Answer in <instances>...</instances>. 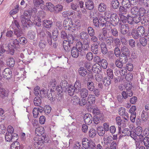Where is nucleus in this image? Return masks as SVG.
<instances>
[{
	"instance_id": "f257e3e1",
	"label": "nucleus",
	"mask_w": 149,
	"mask_h": 149,
	"mask_svg": "<svg viewBox=\"0 0 149 149\" xmlns=\"http://www.w3.org/2000/svg\"><path fill=\"white\" fill-rule=\"evenodd\" d=\"M44 132V128L42 127H38L36 128L35 130V134L37 136H39L38 138L35 137L33 138L34 143L35 145H42L44 143H48L49 140H48L45 136L42 135Z\"/></svg>"
},
{
	"instance_id": "f03ea898",
	"label": "nucleus",
	"mask_w": 149,
	"mask_h": 149,
	"mask_svg": "<svg viewBox=\"0 0 149 149\" xmlns=\"http://www.w3.org/2000/svg\"><path fill=\"white\" fill-rule=\"evenodd\" d=\"M83 52V44L80 41H79L76 43L75 46L73 47L71 51V55L74 58H77L79 56V53L81 56L83 54H82Z\"/></svg>"
},
{
	"instance_id": "7ed1b4c3",
	"label": "nucleus",
	"mask_w": 149,
	"mask_h": 149,
	"mask_svg": "<svg viewBox=\"0 0 149 149\" xmlns=\"http://www.w3.org/2000/svg\"><path fill=\"white\" fill-rule=\"evenodd\" d=\"M16 49V48L14 45L10 43L8 44L7 46L6 45L3 44L0 47V58H2L3 57V53L6 51H8L11 54L13 55L15 52V49Z\"/></svg>"
},
{
	"instance_id": "20e7f679",
	"label": "nucleus",
	"mask_w": 149,
	"mask_h": 149,
	"mask_svg": "<svg viewBox=\"0 0 149 149\" xmlns=\"http://www.w3.org/2000/svg\"><path fill=\"white\" fill-rule=\"evenodd\" d=\"M105 18L103 17H100L99 19L97 17H93V24L94 26L97 28L100 26V24L101 26L103 27L105 25L106 20Z\"/></svg>"
},
{
	"instance_id": "39448f33",
	"label": "nucleus",
	"mask_w": 149,
	"mask_h": 149,
	"mask_svg": "<svg viewBox=\"0 0 149 149\" xmlns=\"http://www.w3.org/2000/svg\"><path fill=\"white\" fill-rule=\"evenodd\" d=\"M63 24L64 27L67 28L68 29L71 30L72 31H75L76 30L74 27H73V22L71 18H68L66 19L63 21Z\"/></svg>"
},
{
	"instance_id": "423d86ee",
	"label": "nucleus",
	"mask_w": 149,
	"mask_h": 149,
	"mask_svg": "<svg viewBox=\"0 0 149 149\" xmlns=\"http://www.w3.org/2000/svg\"><path fill=\"white\" fill-rule=\"evenodd\" d=\"M145 29L143 26H139L137 28L136 33L132 34L134 39H137L141 35L143 36L145 34Z\"/></svg>"
},
{
	"instance_id": "0eeeda50",
	"label": "nucleus",
	"mask_w": 149,
	"mask_h": 149,
	"mask_svg": "<svg viewBox=\"0 0 149 149\" xmlns=\"http://www.w3.org/2000/svg\"><path fill=\"white\" fill-rule=\"evenodd\" d=\"M109 18H110V22L113 26H115L118 24L119 19L118 16L116 13L111 14Z\"/></svg>"
},
{
	"instance_id": "6e6552de",
	"label": "nucleus",
	"mask_w": 149,
	"mask_h": 149,
	"mask_svg": "<svg viewBox=\"0 0 149 149\" xmlns=\"http://www.w3.org/2000/svg\"><path fill=\"white\" fill-rule=\"evenodd\" d=\"M18 135L16 133L10 134L6 133L5 139L7 142H13L18 139Z\"/></svg>"
},
{
	"instance_id": "1a4fd4ad",
	"label": "nucleus",
	"mask_w": 149,
	"mask_h": 149,
	"mask_svg": "<svg viewBox=\"0 0 149 149\" xmlns=\"http://www.w3.org/2000/svg\"><path fill=\"white\" fill-rule=\"evenodd\" d=\"M21 22L22 26L24 28H28L31 27L32 24V22L29 18L24 19V18L20 19Z\"/></svg>"
},
{
	"instance_id": "9d476101",
	"label": "nucleus",
	"mask_w": 149,
	"mask_h": 149,
	"mask_svg": "<svg viewBox=\"0 0 149 149\" xmlns=\"http://www.w3.org/2000/svg\"><path fill=\"white\" fill-rule=\"evenodd\" d=\"M9 93L8 90H6L4 88H0V100L6 99Z\"/></svg>"
},
{
	"instance_id": "9b49d317",
	"label": "nucleus",
	"mask_w": 149,
	"mask_h": 149,
	"mask_svg": "<svg viewBox=\"0 0 149 149\" xmlns=\"http://www.w3.org/2000/svg\"><path fill=\"white\" fill-rule=\"evenodd\" d=\"M3 75L4 78L6 79H10L12 75V72L9 68H6L3 72Z\"/></svg>"
},
{
	"instance_id": "f8f14e48",
	"label": "nucleus",
	"mask_w": 149,
	"mask_h": 149,
	"mask_svg": "<svg viewBox=\"0 0 149 149\" xmlns=\"http://www.w3.org/2000/svg\"><path fill=\"white\" fill-rule=\"evenodd\" d=\"M104 118V116L102 113L95 115L93 117V122L95 124H97L101 121L103 120Z\"/></svg>"
},
{
	"instance_id": "ddd939ff",
	"label": "nucleus",
	"mask_w": 149,
	"mask_h": 149,
	"mask_svg": "<svg viewBox=\"0 0 149 149\" xmlns=\"http://www.w3.org/2000/svg\"><path fill=\"white\" fill-rule=\"evenodd\" d=\"M56 92L54 90L51 89L49 91L47 92V96L48 99L51 101H53L55 100L56 95L55 94Z\"/></svg>"
},
{
	"instance_id": "4468645a",
	"label": "nucleus",
	"mask_w": 149,
	"mask_h": 149,
	"mask_svg": "<svg viewBox=\"0 0 149 149\" xmlns=\"http://www.w3.org/2000/svg\"><path fill=\"white\" fill-rule=\"evenodd\" d=\"M84 122L86 124H90L93 121V117L90 114L87 113L85 114L84 117Z\"/></svg>"
},
{
	"instance_id": "2eb2a0df",
	"label": "nucleus",
	"mask_w": 149,
	"mask_h": 149,
	"mask_svg": "<svg viewBox=\"0 0 149 149\" xmlns=\"http://www.w3.org/2000/svg\"><path fill=\"white\" fill-rule=\"evenodd\" d=\"M73 87L74 89V91L76 92V93H79L82 89L81 83L79 81H76Z\"/></svg>"
},
{
	"instance_id": "dca6fc26",
	"label": "nucleus",
	"mask_w": 149,
	"mask_h": 149,
	"mask_svg": "<svg viewBox=\"0 0 149 149\" xmlns=\"http://www.w3.org/2000/svg\"><path fill=\"white\" fill-rule=\"evenodd\" d=\"M129 29V27L127 24H121L120 27V32L122 34L125 35L126 34Z\"/></svg>"
},
{
	"instance_id": "f3484780",
	"label": "nucleus",
	"mask_w": 149,
	"mask_h": 149,
	"mask_svg": "<svg viewBox=\"0 0 149 149\" xmlns=\"http://www.w3.org/2000/svg\"><path fill=\"white\" fill-rule=\"evenodd\" d=\"M32 10H28L25 11L24 13L23 14L21 15L20 19L24 18V19L29 18L30 19L31 17V13L32 12Z\"/></svg>"
},
{
	"instance_id": "a211bd4d",
	"label": "nucleus",
	"mask_w": 149,
	"mask_h": 149,
	"mask_svg": "<svg viewBox=\"0 0 149 149\" xmlns=\"http://www.w3.org/2000/svg\"><path fill=\"white\" fill-rule=\"evenodd\" d=\"M139 41V42H137V45L139 47H140L141 45L145 46L147 44V39L144 37L140 38Z\"/></svg>"
},
{
	"instance_id": "6ab92c4d",
	"label": "nucleus",
	"mask_w": 149,
	"mask_h": 149,
	"mask_svg": "<svg viewBox=\"0 0 149 149\" xmlns=\"http://www.w3.org/2000/svg\"><path fill=\"white\" fill-rule=\"evenodd\" d=\"M121 54L129 56L130 54V51L127 47L123 46L121 49Z\"/></svg>"
},
{
	"instance_id": "aec40b11",
	"label": "nucleus",
	"mask_w": 149,
	"mask_h": 149,
	"mask_svg": "<svg viewBox=\"0 0 149 149\" xmlns=\"http://www.w3.org/2000/svg\"><path fill=\"white\" fill-rule=\"evenodd\" d=\"M110 5L112 9H116L119 8L120 3L118 0H111Z\"/></svg>"
},
{
	"instance_id": "412c9836",
	"label": "nucleus",
	"mask_w": 149,
	"mask_h": 149,
	"mask_svg": "<svg viewBox=\"0 0 149 149\" xmlns=\"http://www.w3.org/2000/svg\"><path fill=\"white\" fill-rule=\"evenodd\" d=\"M79 37L83 41L87 40L88 41L89 39V36L88 33L84 31H83L80 33Z\"/></svg>"
},
{
	"instance_id": "4be33fe9",
	"label": "nucleus",
	"mask_w": 149,
	"mask_h": 149,
	"mask_svg": "<svg viewBox=\"0 0 149 149\" xmlns=\"http://www.w3.org/2000/svg\"><path fill=\"white\" fill-rule=\"evenodd\" d=\"M42 25L46 28L50 29L52 26L53 22L50 20H44L42 22Z\"/></svg>"
},
{
	"instance_id": "5701e85b",
	"label": "nucleus",
	"mask_w": 149,
	"mask_h": 149,
	"mask_svg": "<svg viewBox=\"0 0 149 149\" xmlns=\"http://www.w3.org/2000/svg\"><path fill=\"white\" fill-rule=\"evenodd\" d=\"M78 73L82 77H84L87 74V72L86 70L84 67H81L78 69Z\"/></svg>"
},
{
	"instance_id": "b1692460",
	"label": "nucleus",
	"mask_w": 149,
	"mask_h": 149,
	"mask_svg": "<svg viewBox=\"0 0 149 149\" xmlns=\"http://www.w3.org/2000/svg\"><path fill=\"white\" fill-rule=\"evenodd\" d=\"M90 140H88L87 138H84L82 139V143L83 148L86 149H89V143Z\"/></svg>"
},
{
	"instance_id": "393cba45",
	"label": "nucleus",
	"mask_w": 149,
	"mask_h": 149,
	"mask_svg": "<svg viewBox=\"0 0 149 149\" xmlns=\"http://www.w3.org/2000/svg\"><path fill=\"white\" fill-rule=\"evenodd\" d=\"M87 85L88 89L91 91H93L95 89L94 83L91 80L88 81Z\"/></svg>"
},
{
	"instance_id": "a878e982",
	"label": "nucleus",
	"mask_w": 149,
	"mask_h": 149,
	"mask_svg": "<svg viewBox=\"0 0 149 149\" xmlns=\"http://www.w3.org/2000/svg\"><path fill=\"white\" fill-rule=\"evenodd\" d=\"M85 6L89 10L93 9L94 7L93 2L91 0H88L86 2Z\"/></svg>"
},
{
	"instance_id": "bb28decb",
	"label": "nucleus",
	"mask_w": 149,
	"mask_h": 149,
	"mask_svg": "<svg viewBox=\"0 0 149 149\" xmlns=\"http://www.w3.org/2000/svg\"><path fill=\"white\" fill-rule=\"evenodd\" d=\"M80 94L81 97L85 98L88 95V91L86 88H82L80 91Z\"/></svg>"
},
{
	"instance_id": "cd10ccee",
	"label": "nucleus",
	"mask_w": 149,
	"mask_h": 149,
	"mask_svg": "<svg viewBox=\"0 0 149 149\" xmlns=\"http://www.w3.org/2000/svg\"><path fill=\"white\" fill-rule=\"evenodd\" d=\"M19 22V21L17 20H13L11 25V26L13 29L16 28H17L18 29H21Z\"/></svg>"
},
{
	"instance_id": "c85d7f7f",
	"label": "nucleus",
	"mask_w": 149,
	"mask_h": 149,
	"mask_svg": "<svg viewBox=\"0 0 149 149\" xmlns=\"http://www.w3.org/2000/svg\"><path fill=\"white\" fill-rule=\"evenodd\" d=\"M95 95H89L87 98V101L90 104H93L95 102Z\"/></svg>"
},
{
	"instance_id": "c756f323",
	"label": "nucleus",
	"mask_w": 149,
	"mask_h": 149,
	"mask_svg": "<svg viewBox=\"0 0 149 149\" xmlns=\"http://www.w3.org/2000/svg\"><path fill=\"white\" fill-rule=\"evenodd\" d=\"M107 9L106 5L104 3H101L98 5V9L99 11L101 12L105 11Z\"/></svg>"
},
{
	"instance_id": "7c9ffc66",
	"label": "nucleus",
	"mask_w": 149,
	"mask_h": 149,
	"mask_svg": "<svg viewBox=\"0 0 149 149\" xmlns=\"http://www.w3.org/2000/svg\"><path fill=\"white\" fill-rule=\"evenodd\" d=\"M102 68L99 65H97L95 64L93 66L92 70L95 73H98L101 72Z\"/></svg>"
},
{
	"instance_id": "2f4dec72",
	"label": "nucleus",
	"mask_w": 149,
	"mask_h": 149,
	"mask_svg": "<svg viewBox=\"0 0 149 149\" xmlns=\"http://www.w3.org/2000/svg\"><path fill=\"white\" fill-rule=\"evenodd\" d=\"M91 51L95 54H97L98 52V45L97 44L94 43L91 46Z\"/></svg>"
},
{
	"instance_id": "473e14b6",
	"label": "nucleus",
	"mask_w": 149,
	"mask_h": 149,
	"mask_svg": "<svg viewBox=\"0 0 149 149\" xmlns=\"http://www.w3.org/2000/svg\"><path fill=\"white\" fill-rule=\"evenodd\" d=\"M141 117L143 121H146L148 119V112L143 110L141 114Z\"/></svg>"
},
{
	"instance_id": "72a5a7b5",
	"label": "nucleus",
	"mask_w": 149,
	"mask_h": 149,
	"mask_svg": "<svg viewBox=\"0 0 149 149\" xmlns=\"http://www.w3.org/2000/svg\"><path fill=\"white\" fill-rule=\"evenodd\" d=\"M118 113L120 116L124 115L127 117H128V113L126 112V109L124 108L121 107L119 108Z\"/></svg>"
},
{
	"instance_id": "f704fd0d",
	"label": "nucleus",
	"mask_w": 149,
	"mask_h": 149,
	"mask_svg": "<svg viewBox=\"0 0 149 149\" xmlns=\"http://www.w3.org/2000/svg\"><path fill=\"white\" fill-rule=\"evenodd\" d=\"M61 85L60 86H61L63 89L64 92L66 91L69 86L67 81H63L61 82Z\"/></svg>"
},
{
	"instance_id": "c9c22d12",
	"label": "nucleus",
	"mask_w": 149,
	"mask_h": 149,
	"mask_svg": "<svg viewBox=\"0 0 149 149\" xmlns=\"http://www.w3.org/2000/svg\"><path fill=\"white\" fill-rule=\"evenodd\" d=\"M13 142L11 144L10 149H20V144L16 141H13Z\"/></svg>"
},
{
	"instance_id": "e433bc0d",
	"label": "nucleus",
	"mask_w": 149,
	"mask_h": 149,
	"mask_svg": "<svg viewBox=\"0 0 149 149\" xmlns=\"http://www.w3.org/2000/svg\"><path fill=\"white\" fill-rule=\"evenodd\" d=\"M6 63L9 67H12L15 63V60L13 57H11L7 60Z\"/></svg>"
},
{
	"instance_id": "4c0bfd02",
	"label": "nucleus",
	"mask_w": 149,
	"mask_h": 149,
	"mask_svg": "<svg viewBox=\"0 0 149 149\" xmlns=\"http://www.w3.org/2000/svg\"><path fill=\"white\" fill-rule=\"evenodd\" d=\"M119 60L123 64H126L128 61V58L129 57L122 54L119 56Z\"/></svg>"
},
{
	"instance_id": "58836bf2",
	"label": "nucleus",
	"mask_w": 149,
	"mask_h": 149,
	"mask_svg": "<svg viewBox=\"0 0 149 149\" xmlns=\"http://www.w3.org/2000/svg\"><path fill=\"white\" fill-rule=\"evenodd\" d=\"M121 3L122 5L125 7L126 8H129L131 7V4L130 0H123Z\"/></svg>"
},
{
	"instance_id": "ea45409f",
	"label": "nucleus",
	"mask_w": 149,
	"mask_h": 149,
	"mask_svg": "<svg viewBox=\"0 0 149 149\" xmlns=\"http://www.w3.org/2000/svg\"><path fill=\"white\" fill-rule=\"evenodd\" d=\"M105 130H104L103 127L102 126L99 127H97V132L100 136H103L105 133Z\"/></svg>"
},
{
	"instance_id": "a19ab883",
	"label": "nucleus",
	"mask_w": 149,
	"mask_h": 149,
	"mask_svg": "<svg viewBox=\"0 0 149 149\" xmlns=\"http://www.w3.org/2000/svg\"><path fill=\"white\" fill-rule=\"evenodd\" d=\"M46 6L48 10L50 12H53L55 10V6L51 3H47L46 4Z\"/></svg>"
},
{
	"instance_id": "79ce46f5",
	"label": "nucleus",
	"mask_w": 149,
	"mask_h": 149,
	"mask_svg": "<svg viewBox=\"0 0 149 149\" xmlns=\"http://www.w3.org/2000/svg\"><path fill=\"white\" fill-rule=\"evenodd\" d=\"M42 101L40 98L37 96L35 97L34 100V104L36 106H39L40 105Z\"/></svg>"
},
{
	"instance_id": "37998d69",
	"label": "nucleus",
	"mask_w": 149,
	"mask_h": 149,
	"mask_svg": "<svg viewBox=\"0 0 149 149\" xmlns=\"http://www.w3.org/2000/svg\"><path fill=\"white\" fill-rule=\"evenodd\" d=\"M72 41H68V40H65L63 41V46L64 49L66 51H68V49H67V47L68 46V45H69V44H73V42L72 41Z\"/></svg>"
},
{
	"instance_id": "c03bdc74",
	"label": "nucleus",
	"mask_w": 149,
	"mask_h": 149,
	"mask_svg": "<svg viewBox=\"0 0 149 149\" xmlns=\"http://www.w3.org/2000/svg\"><path fill=\"white\" fill-rule=\"evenodd\" d=\"M14 34L17 37H19L22 36L23 32L22 30L20 29H15L14 30Z\"/></svg>"
},
{
	"instance_id": "a18cd8bd",
	"label": "nucleus",
	"mask_w": 149,
	"mask_h": 149,
	"mask_svg": "<svg viewBox=\"0 0 149 149\" xmlns=\"http://www.w3.org/2000/svg\"><path fill=\"white\" fill-rule=\"evenodd\" d=\"M111 79L109 77H105L104 78L103 81V84L105 86H108L110 85L111 83Z\"/></svg>"
},
{
	"instance_id": "49530a36",
	"label": "nucleus",
	"mask_w": 149,
	"mask_h": 149,
	"mask_svg": "<svg viewBox=\"0 0 149 149\" xmlns=\"http://www.w3.org/2000/svg\"><path fill=\"white\" fill-rule=\"evenodd\" d=\"M119 14H125L127 13V8H126L125 7L121 5L119 7Z\"/></svg>"
},
{
	"instance_id": "de8ad7c7",
	"label": "nucleus",
	"mask_w": 149,
	"mask_h": 149,
	"mask_svg": "<svg viewBox=\"0 0 149 149\" xmlns=\"http://www.w3.org/2000/svg\"><path fill=\"white\" fill-rule=\"evenodd\" d=\"M74 90L73 86H70L69 87L67 91L68 92L69 95L70 96H72L74 95L75 93H76V92L74 91Z\"/></svg>"
},
{
	"instance_id": "09e8293b",
	"label": "nucleus",
	"mask_w": 149,
	"mask_h": 149,
	"mask_svg": "<svg viewBox=\"0 0 149 149\" xmlns=\"http://www.w3.org/2000/svg\"><path fill=\"white\" fill-rule=\"evenodd\" d=\"M79 100V97L77 96L74 95L72 97L71 102L74 104L76 105L78 104Z\"/></svg>"
},
{
	"instance_id": "8fccbe9b",
	"label": "nucleus",
	"mask_w": 149,
	"mask_h": 149,
	"mask_svg": "<svg viewBox=\"0 0 149 149\" xmlns=\"http://www.w3.org/2000/svg\"><path fill=\"white\" fill-rule=\"evenodd\" d=\"M54 91L56 92V93H57L58 95H61L64 91L61 86L58 85L57 87H56L55 90Z\"/></svg>"
},
{
	"instance_id": "3c124183",
	"label": "nucleus",
	"mask_w": 149,
	"mask_h": 149,
	"mask_svg": "<svg viewBox=\"0 0 149 149\" xmlns=\"http://www.w3.org/2000/svg\"><path fill=\"white\" fill-rule=\"evenodd\" d=\"M90 42H87L84 43L83 45V51L85 53L86 51H88L89 48Z\"/></svg>"
},
{
	"instance_id": "603ef678",
	"label": "nucleus",
	"mask_w": 149,
	"mask_h": 149,
	"mask_svg": "<svg viewBox=\"0 0 149 149\" xmlns=\"http://www.w3.org/2000/svg\"><path fill=\"white\" fill-rule=\"evenodd\" d=\"M97 134V131L94 129H91L89 131V136L91 138H94Z\"/></svg>"
},
{
	"instance_id": "864d4df0",
	"label": "nucleus",
	"mask_w": 149,
	"mask_h": 149,
	"mask_svg": "<svg viewBox=\"0 0 149 149\" xmlns=\"http://www.w3.org/2000/svg\"><path fill=\"white\" fill-rule=\"evenodd\" d=\"M28 36L31 39L35 38L36 36V33L32 30H30L28 31L27 34Z\"/></svg>"
},
{
	"instance_id": "5fc2aeb1",
	"label": "nucleus",
	"mask_w": 149,
	"mask_h": 149,
	"mask_svg": "<svg viewBox=\"0 0 149 149\" xmlns=\"http://www.w3.org/2000/svg\"><path fill=\"white\" fill-rule=\"evenodd\" d=\"M139 11V8L135 6L131 9V13L134 15H138Z\"/></svg>"
},
{
	"instance_id": "6e6d98bb",
	"label": "nucleus",
	"mask_w": 149,
	"mask_h": 149,
	"mask_svg": "<svg viewBox=\"0 0 149 149\" xmlns=\"http://www.w3.org/2000/svg\"><path fill=\"white\" fill-rule=\"evenodd\" d=\"M121 50H120L118 47H116L115 48L114 50V54L117 57H118L121 55Z\"/></svg>"
},
{
	"instance_id": "4d7b16f0",
	"label": "nucleus",
	"mask_w": 149,
	"mask_h": 149,
	"mask_svg": "<svg viewBox=\"0 0 149 149\" xmlns=\"http://www.w3.org/2000/svg\"><path fill=\"white\" fill-rule=\"evenodd\" d=\"M93 54L91 52H88L86 54V58L88 61H91L93 59Z\"/></svg>"
},
{
	"instance_id": "13d9d810",
	"label": "nucleus",
	"mask_w": 149,
	"mask_h": 149,
	"mask_svg": "<svg viewBox=\"0 0 149 149\" xmlns=\"http://www.w3.org/2000/svg\"><path fill=\"white\" fill-rule=\"evenodd\" d=\"M88 33L89 36H91L95 35V32L94 29L91 26H89L87 29Z\"/></svg>"
},
{
	"instance_id": "bf43d9fd",
	"label": "nucleus",
	"mask_w": 149,
	"mask_h": 149,
	"mask_svg": "<svg viewBox=\"0 0 149 149\" xmlns=\"http://www.w3.org/2000/svg\"><path fill=\"white\" fill-rule=\"evenodd\" d=\"M107 74L109 78L111 79H113V75L112 70L110 68L108 69L107 70Z\"/></svg>"
},
{
	"instance_id": "052dcab7",
	"label": "nucleus",
	"mask_w": 149,
	"mask_h": 149,
	"mask_svg": "<svg viewBox=\"0 0 149 149\" xmlns=\"http://www.w3.org/2000/svg\"><path fill=\"white\" fill-rule=\"evenodd\" d=\"M34 24L35 25L38 27L40 26L41 25V19L40 17H37L35 20Z\"/></svg>"
},
{
	"instance_id": "680f3d73",
	"label": "nucleus",
	"mask_w": 149,
	"mask_h": 149,
	"mask_svg": "<svg viewBox=\"0 0 149 149\" xmlns=\"http://www.w3.org/2000/svg\"><path fill=\"white\" fill-rule=\"evenodd\" d=\"M143 131L142 128L140 126H138L135 129V132L137 136H139L142 134Z\"/></svg>"
},
{
	"instance_id": "e2e57ef3",
	"label": "nucleus",
	"mask_w": 149,
	"mask_h": 149,
	"mask_svg": "<svg viewBox=\"0 0 149 149\" xmlns=\"http://www.w3.org/2000/svg\"><path fill=\"white\" fill-rule=\"evenodd\" d=\"M135 15L133 17L134 19L133 21L136 23H138L141 21V16L138 15Z\"/></svg>"
},
{
	"instance_id": "0e129e2a",
	"label": "nucleus",
	"mask_w": 149,
	"mask_h": 149,
	"mask_svg": "<svg viewBox=\"0 0 149 149\" xmlns=\"http://www.w3.org/2000/svg\"><path fill=\"white\" fill-rule=\"evenodd\" d=\"M46 90L44 89H42L40 91V96L41 98L46 97L47 95Z\"/></svg>"
},
{
	"instance_id": "69168bd1",
	"label": "nucleus",
	"mask_w": 149,
	"mask_h": 149,
	"mask_svg": "<svg viewBox=\"0 0 149 149\" xmlns=\"http://www.w3.org/2000/svg\"><path fill=\"white\" fill-rule=\"evenodd\" d=\"M100 63L104 69H105L107 68L108 64L106 60L104 59L102 60Z\"/></svg>"
},
{
	"instance_id": "338daca9",
	"label": "nucleus",
	"mask_w": 149,
	"mask_h": 149,
	"mask_svg": "<svg viewBox=\"0 0 149 149\" xmlns=\"http://www.w3.org/2000/svg\"><path fill=\"white\" fill-rule=\"evenodd\" d=\"M51 108L49 105H46L43 108V110L46 114L49 113L51 111Z\"/></svg>"
},
{
	"instance_id": "774afa93",
	"label": "nucleus",
	"mask_w": 149,
	"mask_h": 149,
	"mask_svg": "<svg viewBox=\"0 0 149 149\" xmlns=\"http://www.w3.org/2000/svg\"><path fill=\"white\" fill-rule=\"evenodd\" d=\"M89 143V149H95L96 144L94 142L91 140H90Z\"/></svg>"
}]
</instances>
